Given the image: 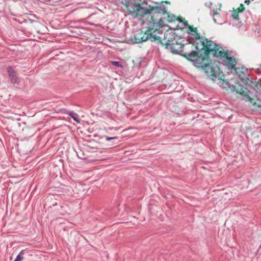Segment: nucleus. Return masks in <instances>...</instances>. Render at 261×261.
<instances>
[{
    "instance_id": "obj_1",
    "label": "nucleus",
    "mask_w": 261,
    "mask_h": 261,
    "mask_svg": "<svg viewBox=\"0 0 261 261\" xmlns=\"http://www.w3.org/2000/svg\"><path fill=\"white\" fill-rule=\"evenodd\" d=\"M207 59L204 57H196L193 60L194 64L198 67H201L206 75L211 80H214L221 73L219 66L215 63L206 64Z\"/></svg>"
},
{
    "instance_id": "obj_2",
    "label": "nucleus",
    "mask_w": 261,
    "mask_h": 261,
    "mask_svg": "<svg viewBox=\"0 0 261 261\" xmlns=\"http://www.w3.org/2000/svg\"><path fill=\"white\" fill-rule=\"evenodd\" d=\"M127 8L129 12L135 16H143L150 14L152 11L156 13L165 14L166 13V10L164 7H151L149 6L148 8H145L141 6L140 4L136 3H129Z\"/></svg>"
},
{
    "instance_id": "obj_3",
    "label": "nucleus",
    "mask_w": 261,
    "mask_h": 261,
    "mask_svg": "<svg viewBox=\"0 0 261 261\" xmlns=\"http://www.w3.org/2000/svg\"><path fill=\"white\" fill-rule=\"evenodd\" d=\"M195 50L197 51L198 57H199L200 51L203 50L205 56L212 54L214 56L218 57L221 55V53L223 50L213 41L202 38V40H199V43H198L197 46H196Z\"/></svg>"
},
{
    "instance_id": "obj_4",
    "label": "nucleus",
    "mask_w": 261,
    "mask_h": 261,
    "mask_svg": "<svg viewBox=\"0 0 261 261\" xmlns=\"http://www.w3.org/2000/svg\"><path fill=\"white\" fill-rule=\"evenodd\" d=\"M166 48L170 49L173 53L180 54L191 61H193L195 58L198 56L197 51L194 49L190 51L187 50V49L191 48L186 47V44L185 45L184 44L178 43L177 41L172 42Z\"/></svg>"
},
{
    "instance_id": "obj_5",
    "label": "nucleus",
    "mask_w": 261,
    "mask_h": 261,
    "mask_svg": "<svg viewBox=\"0 0 261 261\" xmlns=\"http://www.w3.org/2000/svg\"><path fill=\"white\" fill-rule=\"evenodd\" d=\"M239 93L242 95L243 100L250 102L254 109L261 110V100L257 96L253 97L252 93L244 87H241Z\"/></svg>"
},
{
    "instance_id": "obj_6",
    "label": "nucleus",
    "mask_w": 261,
    "mask_h": 261,
    "mask_svg": "<svg viewBox=\"0 0 261 261\" xmlns=\"http://www.w3.org/2000/svg\"><path fill=\"white\" fill-rule=\"evenodd\" d=\"M187 32L188 34L187 41H189V43L186 44V47H191L193 49L194 47L196 49V46H197L198 43H199V40H202V38L200 37L196 28L188 26Z\"/></svg>"
},
{
    "instance_id": "obj_7",
    "label": "nucleus",
    "mask_w": 261,
    "mask_h": 261,
    "mask_svg": "<svg viewBox=\"0 0 261 261\" xmlns=\"http://www.w3.org/2000/svg\"><path fill=\"white\" fill-rule=\"evenodd\" d=\"M221 56L219 57L222 60L223 64L228 68L229 69H233L236 65V61L234 58L229 57L228 53L222 50L221 53Z\"/></svg>"
},
{
    "instance_id": "obj_8",
    "label": "nucleus",
    "mask_w": 261,
    "mask_h": 261,
    "mask_svg": "<svg viewBox=\"0 0 261 261\" xmlns=\"http://www.w3.org/2000/svg\"><path fill=\"white\" fill-rule=\"evenodd\" d=\"M164 36V38L161 41V42L163 45H165L166 47L169 46V45L175 41V39L177 37L172 31L166 32Z\"/></svg>"
},
{
    "instance_id": "obj_9",
    "label": "nucleus",
    "mask_w": 261,
    "mask_h": 261,
    "mask_svg": "<svg viewBox=\"0 0 261 261\" xmlns=\"http://www.w3.org/2000/svg\"><path fill=\"white\" fill-rule=\"evenodd\" d=\"M152 36V33L150 30L144 32L143 31L137 32L135 35V42L140 43L147 40Z\"/></svg>"
},
{
    "instance_id": "obj_10",
    "label": "nucleus",
    "mask_w": 261,
    "mask_h": 261,
    "mask_svg": "<svg viewBox=\"0 0 261 261\" xmlns=\"http://www.w3.org/2000/svg\"><path fill=\"white\" fill-rule=\"evenodd\" d=\"M7 72L11 81L13 83H16L17 82V79L13 68L11 66H9L7 68Z\"/></svg>"
},
{
    "instance_id": "obj_11",
    "label": "nucleus",
    "mask_w": 261,
    "mask_h": 261,
    "mask_svg": "<svg viewBox=\"0 0 261 261\" xmlns=\"http://www.w3.org/2000/svg\"><path fill=\"white\" fill-rule=\"evenodd\" d=\"M212 17L214 20V21L217 24H222L224 22L225 20L222 19V17L220 16L219 14L217 12H214L212 15Z\"/></svg>"
},
{
    "instance_id": "obj_12",
    "label": "nucleus",
    "mask_w": 261,
    "mask_h": 261,
    "mask_svg": "<svg viewBox=\"0 0 261 261\" xmlns=\"http://www.w3.org/2000/svg\"><path fill=\"white\" fill-rule=\"evenodd\" d=\"M243 71H242V74H239V77L242 82L248 84L249 83H251V81L248 78L249 75L246 73V70L244 69H243Z\"/></svg>"
},
{
    "instance_id": "obj_13",
    "label": "nucleus",
    "mask_w": 261,
    "mask_h": 261,
    "mask_svg": "<svg viewBox=\"0 0 261 261\" xmlns=\"http://www.w3.org/2000/svg\"><path fill=\"white\" fill-rule=\"evenodd\" d=\"M69 115L76 122H79L80 120L79 118V115L74 112H71L69 113Z\"/></svg>"
},
{
    "instance_id": "obj_14",
    "label": "nucleus",
    "mask_w": 261,
    "mask_h": 261,
    "mask_svg": "<svg viewBox=\"0 0 261 261\" xmlns=\"http://www.w3.org/2000/svg\"><path fill=\"white\" fill-rule=\"evenodd\" d=\"M24 250H21L14 261H22L23 258V255L24 254Z\"/></svg>"
},
{
    "instance_id": "obj_15",
    "label": "nucleus",
    "mask_w": 261,
    "mask_h": 261,
    "mask_svg": "<svg viewBox=\"0 0 261 261\" xmlns=\"http://www.w3.org/2000/svg\"><path fill=\"white\" fill-rule=\"evenodd\" d=\"M65 190L67 191V193H66V195L68 196H72V189L70 187H66Z\"/></svg>"
},
{
    "instance_id": "obj_16",
    "label": "nucleus",
    "mask_w": 261,
    "mask_h": 261,
    "mask_svg": "<svg viewBox=\"0 0 261 261\" xmlns=\"http://www.w3.org/2000/svg\"><path fill=\"white\" fill-rule=\"evenodd\" d=\"M110 62L113 65H114L115 66H116L118 67H122V65H121V63L119 61H111Z\"/></svg>"
},
{
    "instance_id": "obj_17",
    "label": "nucleus",
    "mask_w": 261,
    "mask_h": 261,
    "mask_svg": "<svg viewBox=\"0 0 261 261\" xmlns=\"http://www.w3.org/2000/svg\"><path fill=\"white\" fill-rule=\"evenodd\" d=\"M232 17L235 20H239V12L237 11H234L232 14Z\"/></svg>"
},
{
    "instance_id": "obj_18",
    "label": "nucleus",
    "mask_w": 261,
    "mask_h": 261,
    "mask_svg": "<svg viewBox=\"0 0 261 261\" xmlns=\"http://www.w3.org/2000/svg\"><path fill=\"white\" fill-rule=\"evenodd\" d=\"M222 85H223V87L224 88H227V87H228L229 88H231V86H230V85L229 83V82L228 81H222Z\"/></svg>"
},
{
    "instance_id": "obj_19",
    "label": "nucleus",
    "mask_w": 261,
    "mask_h": 261,
    "mask_svg": "<svg viewBox=\"0 0 261 261\" xmlns=\"http://www.w3.org/2000/svg\"><path fill=\"white\" fill-rule=\"evenodd\" d=\"M118 138L117 137H106V140L108 141H110L111 140H114V139H117Z\"/></svg>"
},
{
    "instance_id": "obj_20",
    "label": "nucleus",
    "mask_w": 261,
    "mask_h": 261,
    "mask_svg": "<svg viewBox=\"0 0 261 261\" xmlns=\"http://www.w3.org/2000/svg\"><path fill=\"white\" fill-rule=\"evenodd\" d=\"M180 22H182L184 25L186 27H187V28H188V26H189L188 25V22L187 21H186L185 19H183V20H180Z\"/></svg>"
},
{
    "instance_id": "obj_21",
    "label": "nucleus",
    "mask_w": 261,
    "mask_h": 261,
    "mask_svg": "<svg viewBox=\"0 0 261 261\" xmlns=\"http://www.w3.org/2000/svg\"><path fill=\"white\" fill-rule=\"evenodd\" d=\"M238 70H239V69H236L235 70L236 71V72L237 74H239V71Z\"/></svg>"
},
{
    "instance_id": "obj_22",
    "label": "nucleus",
    "mask_w": 261,
    "mask_h": 261,
    "mask_svg": "<svg viewBox=\"0 0 261 261\" xmlns=\"http://www.w3.org/2000/svg\"><path fill=\"white\" fill-rule=\"evenodd\" d=\"M245 2V3H247V2H249V1H247V0H246Z\"/></svg>"
},
{
    "instance_id": "obj_23",
    "label": "nucleus",
    "mask_w": 261,
    "mask_h": 261,
    "mask_svg": "<svg viewBox=\"0 0 261 261\" xmlns=\"http://www.w3.org/2000/svg\"><path fill=\"white\" fill-rule=\"evenodd\" d=\"M161 39V37H158V39Z\"/></svg>"
},
{
    "instance_id": "obj_24",
    "label": "nucleus",
    "mask_w": 261,
    "mask_h": 261,
    "mask_svg": "<svg viewBox=\"0 0 261 261\" xmlns=\"http://www.w3.org/2000/svg\"><path fill=\"white\" fill-rule=\"evenodd\" d=\"M156 23V22H155V21H154V20H153V23Z\"/></svg>"
}]
</instances>
